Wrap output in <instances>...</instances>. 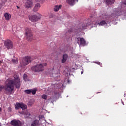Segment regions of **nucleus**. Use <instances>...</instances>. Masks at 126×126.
<instances>
[{"mask_svg":"<svg viewBox=\"0 0 126 126\" xmlns=\"http://www.w3.org/2000/svg\"><path fill=\"white\" fill-rule=\"evenodd\" d=\"M11 111H12V108H11V107H9L8 108V112L9 113H10V112H11Z\"/></svg>","mask_w":126,"mask_h":126,"instance_id":"obj_29","label":"nucleus"},{"mask_svg":"<svg viewBox=\"0 0 126 126\" xmlns=\"http://www.w3.org/2000/svg\"><path fill=\"white\" fill-rule=\"evenodd\" d=\"M28 105L29 107H32V100H30L28 102Z\"/></svg>","mask_w":126,"mask_h":126,"instance_id":"obj_26","label":"nucleus"},{"mask_svg":"<svg viewBox=\"0 0 126 126\" xmlns=\"http://www.w3.org/2000/svg\"><path fill=\"white\" fill-rule=\"evenodd\" d=\"M37 88H35L34 89H32V94H33V95H35V94H36V93L37 92Z\"/></svg>","mask_w":126,"mask_h":126,"instance_id":"obj_21","label":"nucleus"},{"mask_svg":"<svg viewBox=\"0 0 126 126\" xmlns=\"http://www.w3.org/2000/svg\"><path fill=\"white\" fill-rule=\"evenodd\" d=\"M67 59H68V55H67V54H64L63 56L62 63H64L66 62V60H67Z\"/></svg>","mask_w":126,"mask_h":126,"instance_id":"obj_12","label":"nucleus"},{"mask_svg":"<svg viewBox=\"0 0 126 126\" xmlns=\"http://www.w3.org/2000/svg\"><path fill=\"white\" fill-rule=\"evenodd\" d=\"M47 63H43L39 64L32 67L33 71L35 72H40V71H44V67L46 66Z\"/></svg>","mask_w":126,"mask_h":126,"instance_id":"obj_2","label":"nucleus"},{"mask_svg":"<svg viewBox=\"0 0 126 126\" xmlns=\"http://www.w3.org/2000/svg\"><path fill=\"white\" fill-rule=\"evenodd\" d=\"M103 19H108L109 18V15L106 13L105 15H102Z\"/></svg>","mask_w":126,"mask_h":126,"instance_id":"obj_20","label":"nucleus"},{"mask_svg":"<svg viewBox=\"0 0 126 126\" xmlns=\"http://www.w3.org/2000/svg\"><path fill=\"white\" fill-rule=\"evenodd\" d=\"M2 63V62L1 60H0V64H1Z\"/></svg>","mask_w":126,"mask_h":126,"instance_id":"obj_36","label":"nucleus"},{"mask_svg":"<svg viewBox=\"0 0 126 126\" xmlns=\"http://www.w3.org/2000/svg\"><path fill=\"white\" fill-rule=\"evenodd\" d=\"M21 106V103L17 102L15 105V110H19L20 109Z\"/></svg>","mask_w":126,"mask_h":126,"instance_id":"obj_16","label":"nucleus"},{"mask_svg":"<svg viewBox=\"0 0 126 126\" xmlns=\"http://www.w3.org/2000/svg\"><path fill=\"white\" fill-rule=\"evenodd\" d=\"M87 26H83L82 28V29H85V27H86Z\"/></svg>","mask_w":126,"mask_h":126,"instance_id":"obj_34","label":"nucleus"},{"mask_svg":"<svg viewBox=\"0 0 126 126\" xmlns=\"http://www.w3.org/2000/svg\"><path fill=\"white\" fill-rule=\"evenodd\" d=\"M32 126H40V121L39 120H34L32 122Z\"/></svg>","mask_w":126,"mask_h":126,"instance_id":"obj_14","label":"nucleus"},{"mask_svg":"<svg viewBox=\"0 0 126 126\" xmlns=\"http://www.w3.org/2000/svg\"><path fill=\"white\" fill-rule=\"evenodd\" d=\"M73 30L72 29H70L68 31V33H69L70 34L72 33Z\"/></svg>","mask_w":126,"mask_h":126,"instance_id":"obj_30","label":"nucleus"},{"mask_svg":"<svg viewBox=\"0 0 126 126\" xmlns=\"http://www.w3.org/2000/svg\"><path fill=\"white\" fill-rule=\"evenodd\" d=\"M11 125L13 126H22V122L19 120L13 119L11 121Z\"/></svg>","mask_w":126,"mask_h":126,"instance_id":"obj_7","label":"nucleus"},{"mask_svg":"<svg viewBox=\"0 0 126 126\" xmlns=\"http://www.w3.org/2000/svg\"><path fill=\"white\" fill-rule=\"evenodd\" d=\"M55 95L53 96L54 99H56L57 98V93H54Z\"/></svg>","mask_w":126,"mask_h":126,"instance_id":"obj_33","label":"nucleus"},{"mask_svg":"<svg viewBox=\"0 0 126 126\" xmlns=\"http://www.w3.org/2000/svg\"><path fill=\"white\" fill-rule=\"evenodd\" d=\"M32 91V89L30 90H25L24 91L25 93H26V94H30V92Z\"/></svg>","mask_w":126,"mask_h":126,"instance_id":"obj_24","label":"nucleus"},{"mask_svg":"<svg viewBox=\"0 0 126 126\" xmlns=\"http://www.w3.org/2000/svg\"><path fill=\"white\" fill-rule=\"evenodd\" d=\"M4 45L7 50H12L13 49V43L9 39L5 40Z\"/></svg>","mask_w":126,"mask_h":126,"instance_id":"obj_4","label":"nucleus"},{"mask_svg":"<svg viewBox=\"0 0 126 126\" xmlns=\"http://www.w3.org/2000/svg\"><path fill=\"white\" fill-rule=\"evenodd\" d=\"M12 62L14 64H16L18 63V61L16 59H12Z\"/></svg>","mask_w":126,"mask_h":126,"instance_id":"obj_27","label":"nucleus"},{"mask_svg":"<svg viewBox=\"0 0 126 126\" xmlns=\"http://www.w3.org/2000/svg\"><path fill=\"white\" fill-rule=\"evenodd\" d=\"M1 110H2L1 108H0V112H1Z\"/></svg>","mask_w":126,"mask_h":126,"instance_id":"obj_37","label":"nucleus"},{"mask_svg":"<svg viewBox=\"0 0 126 126\" xmlns=\"http://www.w3.org/2000/svg\"><path fill=\"white\" fill-rule=\"evenodd\" d=\"M21 109H22V110H26V109H27V105H25L24 103L21 102Z\"/></svg>","mask_w":126,"mask_h":126,"instance_id":"obj_18","label":"nucleus"},{"mask_svg":"<svg viewBox=\"0 0 126 126\" xmlns=\"http://www.w3.org/2000/svg\"><path fill=\"white\" fill-rule=\"evenodd\" d=\"M16 7H17V8L18 9H19V8H20L19 6H16Z\"/></svg>","mask_w":126,"mask_h":126,"instance_id":"obj_35","label":"nucleus"},{"mask_svg":"<svg viewBox=\"0 0 126 126\" xmlns=\"http://www.w3.org/2000/svg\"><path fill=\"white\" fill-rule=\"evenodd\" d=\"M41 18H42V15L39 13H36V14L32 16V20L34 22L39 21Z\"/></svg>","mask_w":126,"mask_h":126,"instance_id":"obj_6","label":"nucleus"},{"mask_svg":"<svg viewBox=\"0 0 126 126\" xmlns=\"http://www.w3.org/2000/svg\"><path fill=\"white\" fill-rule=\"evenodd\" d=\"M77 44H78V45H81V46H83V47L86 45V41L84 38L78 37L77 38Z\"/></svg>","mask_w":126,"mask_h":126,"instance_id":"obj_8","label":"nucleus"},{"mask_svg":"<svg viewBox=\"0 0 126 126\" xmlns=\"http://www.w3.org/2000/svg\"><path fill=\"white\" fill-rule=\"evenodd\" d=\"M50 100H52V97H50Z\"/></svg>","mask_w":126,"mask_h":126,"instance_id":"obj_42","label":"nucleus"},{"mask_svg":"<svg viewBox=\"0 0 126 126\" xmlns=\"http://www.w3.org/2000/svg\"><path fill=\"white\" fill-rule=\"evenodd\" d=\"M75 1H76L77 2H78V0H66V2L70 5H73Z\"/></svg>","mask_w":126,"mask_h":126,"instance_id":"obj_13","label":"nucleus"},{"mask_svg":"<svg viewBox=\"0 0 126 126\" xmlns=\"http://www.w3.org/2000/svg\"><path fill=\"white\" fill-rule=\"evenodd\" d=\"M32 5V1L30 0H28L25 3V7L26 8H29Z\"/></svg>","mask_w":126,"mask_h":126,"instance_id":"obj_11","label":"nucleus"},{"mask_svg":"<svg viewBox=\"0 0 126 126\" xmlns=\"http://www.w3.org/2000/svg\"><path fill=\"white\" fill-rule=\"evenodd\" d=\"M83 73V71H82V72H81V74H82Z\"/></svg>","mask_w":126,"mask_h":126,"instance_id":"obj_38","label":"nucleus"},{"mask_svg":"<svg viewBox=\"0 0 126 126\" xmlns=\"http://www.w3.org/2000/svg\"><path fill=\"white\" fill-rule=\"evenodd\" d=\"M41 7V4H40V3H36L33 9L32 10V11H33V12H37V11H39V9Z\"/></svg>","mask_w":126,"mask_h":126,"instance_id":"obj_9","label":"nucleus"},{"mask_svg":"<svg viewBox=\"0 0 126 126\" xmlns=\"http://www.w3.org/2000/svg\"><path fill=\"white\" fill-rule=\"evenodd\" d=\"M61 8H62V5H60L59 6L56 5V6H55L54 8V10L55 12L59 11V10L61 9Z\"/></svg>","mask_w":126,"mask_h":126,"instance_id":"obj_17","label":"nucleus"},{"mask_svg":"<svg viewBox=\"0 0 126 126\" xmlns=\"http://www.w3.org/2000/svg\"><path fill=\"white\" fill-rule=\"evenodd\" d=\"M55 100L54 99H52V102H54Z\"/></svg>","mask_w":126,"mask_h":126,"instance_id":"obj_39","label":"nucleus"},{"mask_svg":"<svg viewBox=\"0 0 126 126\" xmlns=\"http://www.w3.org/2000/svg\"><path fill=\"white\" fill-rule=\"evenodd\" d=\"M96 63H97V64H98V65H102V63H101V62H96Z\"/></svg>","mask_w":126,"mask_h":126,"instance_id":"obj_32","label":"nucleus"},{"mask_svg":"<svg viewBox=\"0 0 126 126\" xmlns=\"http://www.w3.org/2000/svg\"><path fill=\"white\" fill-rule=\"evenodd\" d=\"M42 99H44V100H47L48 96L46 94H43L42 96Z\"/></svg>","mask_w":126,"mask_h":126,"instance_id":"obj_28","label":"nucleus"},{"mask_svg":"<svg viewBox=\"0 0 126 126\" xmlns=\"http://www.w3.org/2000/svg\"><path fill=\"white\" fill-rule=\"evenodd\" d=\"M99 93H101V92H98ZM98 93H97V94H98Z\"/></svg>","mask_w":126,"mask_h":126,"instance_id":"obj_41","label":"nucleus"},{"mask_svg":"<svg viewBox=\"0 0 126 126\" xmlns=\"http://www.w3.org/2000/svg\"><path fill=\"white\" fill-rule=\"evenodd\" d=\"M34 0L35 2H40V3H44L45 2V0Z\"/></svg>","mask_w":126,"mask_h":126,"instance_id":"obj_23","label":"nucleus"},{"mask_svg":"<svg viewBox=\"0 0 126 126\" xmlns=\"http://www.w3.org/2000/svg\"><path fill=\"white\" fill-rule=\"evenodd\" d=\"M0 126H1V123H0Z\"/></svg>","mask_w":126,"mask_h":126,"instance_id":"obj_40","label":"nucleus"},{"mask_svg":"<svg viewBox=\"0 0 126 126\" xmlns=\"http://www.w3.org/2000/svg\"><path fill=\"white\" fill-rule=\"evenodd\" d=\"M21 86L20 78L18 76H16L13 79L8 80L6 85L4 86L0 84V91H2V89H4L5 91L11 94L13 90H14V86L17 89H19Z\"/></svg>","mask_w":126,"mask_h":126,"instance_id":"obj_1","label":"nucleus"},{"mask_svg":"<svg viewBox=\"0 0 126 126\" xmlns=\"http://www.w3.org/2000/svg\"><path fill=\"white\" fill-rule=\"evenodd\" d=\"M31 62V57L29 56H26L22 60V64L24 66L29 64V63Z\"/></svg>","mask_w":126,"mask_h":126,"instance_id":"obj_5","label":"nucleus"},{"mask_svg":"<svg viewBox=\"0 0 126 126\" xmlns=\"http://www.w3.org/2000/svg\"><path fill=\"white\" fill-rule=\"evenodd\" d=\"M28 17H29V20H30L31 21H32V15H29L28 16Z\"/></svg>","mask_w":126,"mask_h":126,"instance_id":"obj_31","label":"nucleus"},{"mask_svg":"<svg viewBox=\"0 0 126 126\" xmlns=\"http://www.w3.org/2000/svg\"><path fill=\"white\" fill-rule=\"evenodd\" d=\"M25 34L26 35L27 40L29 42H31V41H32V33L31 29L27 28L25 30Z\"/></svg>","mask_w":126,"mask_h":126,"instance_id":"obj_3","label":"nucleus"},{"mask_svg":"<svg viewBox=\"0 0 126 126\" xmlns=\"http://www.w3.org/2000/svg\"><path fill=\"white\" fill-rule=\"evenodd\" d=\"M23 79L24 81H28V79L27 78V75L26 74H24Z\"/></svg>","mask_w":126,"mask_h":126,"instance_id":"obj_22","label":"nucleus"},{"mask_svg":"<svg viewBox=\"0 0 126 126\" xmlns=\"http://www.w3.org/2000/svg\"><path fill=\"white\" fill-rule=\"evenodd\" d=\"M106 1L108 5L110 4H113V3H114V0H106Z\"/></svg>","mask_w":126,"mask_h":126,"instance_id":"obj_19","label":"nucleus"},{"mask_svg":"<svg viewBox=\"0 0 126 126\" xmlns=\"http://www.w3.org/2000/svg\"><path fill=\"white\" fill-rule=\"evenodd\" d=\"M4 17L6 20H9V19L11 18V15H10V14H8V13H5Z\"/></svg>","mask_w":126,"mask_h":126,"instance_id":"obj_15","label":"nucleus"},{"mask_svg":"<svg viewBox=\"0 0 126 126\" xmlns=\"http://www.w3.org/2000/svg\"><path fill=\"white\" fill-rule=\"evenodd\" d=\"M125 5H126V2L125 3Z\"/></svg>","mask_w":126,"mask_h":126,"instance_id":"obj_43","label":"nucleus"},{"mask_svg":"<svg viewBox=\"0 0 126 126\" xmlns=\"http://www.w3.org/2000/svg\"><path fill=\"white\" fill-rule=\"evenodd\" d=\"M20 114L21 115H23L25 118H29L30 116V113L27 111L21 112H20Z\"/></svg>","mask_w":126,"mask_h":126,"instance_id":"obj_10","label":"nucleus"},{"mask_svg":"<svg viewBox=\"0 0 126 126\" xmlns=\"http://www.w3.org/2000/svg\"><path fill=\"white\" fill-rule=\"evenodd\" d=\"M107 24V22L105 21L102 20L100 23L99 25H105Z\"/></svg>","mask_w":126,"mask_h":126,"instance_id":"obj_25","label":"nucleus"}]
</instances>
